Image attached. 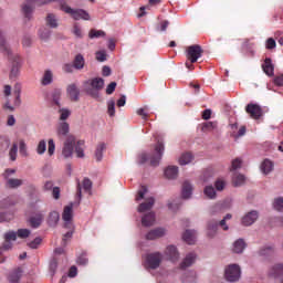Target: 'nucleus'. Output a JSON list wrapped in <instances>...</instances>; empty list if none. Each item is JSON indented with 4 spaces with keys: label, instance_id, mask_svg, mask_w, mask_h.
I'll return each instance as SVG.
<instances>
[{
    "label": "nucleus",
    "instance_id": "f257e3e1",
    "mask_svg": "<svg viewBox=\"0 0 283 283\" xmlns=\"http://www.w3.org/2000/svg\"><path fill=\"white\" fill-rule=\"evenodd\" d=\"M136 202H140L137 211L138 213H143V227H154V224H156V212L151 211V209H154L156 199H154V195L149 192V189H147L146 186H142V188L138 190Z\"/></svg>",
    "mask_w": 283,
    "mask_h": 283
},
{
    "label": "nucleus",
    "instance_id": "f03ea898",
    "mask_svg": "<svg viewBox=\"0 0 283 283\" xmlns=\"http://www.w3.org/2000/svg\"><path fill=\"white\" fill-rule=\"evenodd\" d=\"M85 142L76 140V136L70 134L66 136L63 147H62V156L63 158H73L74 149L76 154V158H85Z\"/></svg>",
    "mask_w": 283,
    "mask_h": 283
},
{
    "label": "nucleus",
    "instance_id": "7ed1b4c3",
    "mask_svg": "<svg viewBox=\"0 0 283 283\" xmlns=\"http://www.w3.org/2000/svg\"><path fill=\"white\" fill-rule=\"evenodd\" d=\"M0 52L6 56H9L11 61H13V65L10 72V78H19L21 75V57L19 55L12 54V50H10V45L6 40V33L0 30Z\"/></svg>",
    "mask_w": 283,
    "mask_h": 283
},
{
    "label": "nucleus",
    "instance_id": "20e7f679",
    "mask_svg": "<svg viewBox=\"0 0 283 283\" xmlns=\"http://www.w3.org/2000/svg\"><path fill=\"white\" fill-rule=\"evenodd\" d=\"M165 155V144L158 142L155 145L154 151L151 154L143 151L137 156V164L145 165V163H149L151 167H158L160 161L163 160V156Z\"/></svg>",
    "mask_w": 283,
    "mask_h": 283
},
{
    "label": "nucleus",
    "instance_id": "39448f33",
    "mask_svg": "<svg viewBox=\"0 0 283 283\" xmlns=\"http://www.w3.org/2000/svg\"><path fill=\"white\" fill-rule=\"evenodd\" d=\"M103 87H105V80L102 77H94L84 83V90L88 96H92V98H98Z\"/></svg>",
    "mask_w": 283,
    "mask_h": 283
},
{
    "label": "nucleus",
    "instance_id": "423d86ee",
    "mask_svg": "<svg viewBox=\"0 0 283 283\" xmlns=\"http://www.w3.org/2000/svg\"><path fill=\"white\" fill-rule=\"evenodd\" d=\"M223 277L226 282H240V277H242V269L235 263L229 264L224 268Z\"/></svg>",
    "mask_w": 283,
    "mask_h": 283
},
{
    "label": "nucleus",
    "instance_id": "0eeeda50",
    "mask_svg": "<svg viewBox=\"0 0 283 283\" xmlns=\"http://www.w3.org/2000/svg\"><path fill=\"white\" fill-rule=\"evenodd\" d=\"M60 7L63 12L70 14L75 21H80V19H83L84 21H90V13H87V11L83 9H72L65 2H62Z\"/></svg>",
    "mask_w": 283,
    "mask_h": 283
},
{
    "label": "nucleus",
    "instance_id": "6e6552de",
    "mask_svg": "<svg viewBox=\"0 0 283 283\" xmlns=\"http://www.w3.org/2000/svg\"><path fill=\"white\" fill-rule=\"evenodd\" d=\"M62 220L64 222V229H74V223L72 220H74V205L70 203L69 206L64 207L63 213H62Z\"/></svg>",
    "mask_w": 283,
    "mask_h": 283
},
{
    "label": "nucleus",
    "instance_id": "1a4fd4ad",
    "mask_svg": "<svg viewBox=\"0 0 283 283\" xmlns=\"http://www.w3.org/2000/svg\"><path fill=\"white\" fill-rule=\"evenodd\" d=\"M258 220H260V211L250 210L242 216L241 224L242 227H253Z\"/></svg>",
    "mask_w": 283,
    "mask_h": 283
},
{
    "label": "nucleus",
    "instance_id": "9d476101",
    "mask_svg": "<svg viewBox=\"0 0 283 283\" xmlns=\"http://www.w3.org/2000/svg\"><path fill=\"white\" fill-rule=\"evenodd\" d=\"M163 262V253L155 252L146 256L145 266L146 269H158Z\"/></svg>",
    "mask_w": 283,
    "mask_h": 283
},
{
    "label": "nucleus",
    "instance_id": "9b49d317",
    "mask_svg": "<svg viewBox=\"0 0 283 283\" xmlns=\"http://www.w3.org/2000/svg\"><path fill=\"white\" fill-rule=\"evenodd\" d=\"M186 56L190 63L198 62V59L202 56V48L200 45L189 46Z\"/></svg>",
    "mask_w": 283,
    "mask_h": 283
},
{
    "label": "nucleus",
    "instance_id": "f8f14e48",
    "mask_svg": "<svg viewBox=\"0 0 283 283\" xmlns=\"http://www.w3.org/2000/svg\"><path fill=\"white\" fill-rule=\"evenodd\" d=\"M164 255L170 262H178L180 260V252L178 251V248L174 244L166 247V250L164 251Z\"/></svg>",
    "mask_w": 283,
    "mask_h": 283
},
{
    "label": "nucleus",
    "instance_id": "ddd939ff",
    "mask_svg": "<svg viewBox=\"0 0 283 283\" xmlns=\"http://www.w3.org/2000/svg\"><path fill=\"white\" fill-rule=\"evenodd\" d=\"M18 233L14 231H9L4 233V242L2 244V247H0L3 251H10V249H12V242L17 241Z\"/></svg>",
    "mask_w": 283,
    "mask_h": 283
},
{
    "label": "nucleus",
    "instance_id": "4468645a",
    "mask_svg": "<svg viewBox=\"0 0 283 283\" xmlns=\"http://www.w3.org/2000/svg\"><path fill=\"white\" fill-rule=\"evenodd\" d=\"M196 260H198V254L196 252H189L182 259L179 266L182 270L189 269L190 266H193V264H196Z\"/></svg>",
    "mask_w": 283,
    "mask_h": 283
},
{
    "label": "nucleus",
    "instance_id": "2eb2a0df",
    "mask_svg": "<svg viewBox=\"0 0 283 283\" xmlns=\"http://www.w3.org/2000/svg\"><path fill=\"white\" fill-rule=\"evenodd\" d=\"M167 235V229L155 228L146 234V240H158V238H165Z\"/></svg>",
    "mask_w": 283,
    "mask_h": 283
},
{
    "label": "nucleus",
    "instance_id": "dca6fc26",
    "mask_svg": "<svg viewBox=\"0 0 283 283\" xmlns=\"http://www.w3.org/2000/svg\"><path fill=\"white\" fill-rule=\"evenodd\" d=\"M41 85L44 87L54 83V71L45 69L40 80Z\"/></svg>",
    "mask_w": 283,
    "mask_h": 283
},
{
    "label": "nucleus",
    "instance_id": "f3484780",
    "mask_svg": "<svg viewBox=\"0 0 283 283\" xmlns=\"http://www.w3.org/2000/svg\"><path fill=\"white\" fill-rule=\"evenodd\" d=\"M66 94L69 95L71 101H78L81 96V92L78 91V86L76 83L69 84L66 87Z\"/></svg>",
    "mask_w": 283,
    "mask_h": 283
},
{
    "label": "nucleus",
    "instance_id": "a211bd4d",
    "mask_svg": "<svg viewBox=\"0 0 283 283\" xmlns=\"http://www.w3.org/2000/svg\"><path fill=\"white\" fill-rule=\"evenodd\" d=\"M191 196H193V185L189 181H185L181 187V198L184 200H191Z\"/></svg>",
    "mask_w": 283,
    "mask_h": 283
},
{
    "label": "nucleus",
    "instance_id": "6ab92c4d",
    "mask_svg": "<svg viewBox=\"0 0 283 283\" xmlns=\"http://www.w3.org/2000/svg\"><path fill=\"white\" fill-rule=\"evenodd\" d=\"M269 277H274V280H277V277H282L283 275V263H276L272 265L268 271Z\"/></svg>",
    "mask_w": 283,
    "mask_h": 283
},
{
    "label": "nucleus",
    "instance_id": "aec40b11",
    "mask_svg": "<svg viewBox=\"0 0 283 283\" xmlns=\"http://www.w3.org/2000/svg\"><path fill=\"white\" fill-rule=\"evenodd\" d=\"M206 235L210 240H213L218 235V221H209L207 223Z\"/></svg>",
    "mask_w": 283,
    "mask_h": 283
},
{
    "label": "nucleus",
    "instance_id": "412c9836",
    "mask_svg": "<svg viewBox=\"0 0 283 283\" xmlns=\"http://www.w3.org/2000/svg\"><path fill=\"white\" fill-rule=\"evenodd\" d=\"M245 109L251 118H254L255 120L262 116V108L258 104H248Z\"/></svg>",
    "mask_w": 283,
    "mask_h": 283
},
{
    "label": "nucleus",
    "instance_id": "4be33fe9",
    "mask_svg": "<svg viewBox=\"0 0 283 283\" xmlns=\"http://www.w3.org/2000/svg\"><path fill=\"white\" fill-rule=\"evenodd\" d=\"M198 238V232L196 230H186L182 233V240L186 244H196V239Z\"/></svg>",
    "mask_w": 283,
    "mask_h": 283
},
{
    "label": "nucleus",
    "instance_id": "5701e85b",
    "mask_svg": "<svg viewBox=\"0 0 283 283\" xmlns=\"http://www.w3.org/2000/svg\"><path fill=\"white\" fill-rule=\"evenodd\" d=\"M36 0H27V2L22 6V12L25 19H32V13L34 12V2Z\"/></svg>",
    "mask_w": 283,
    "mask_h": 283
},
{
    "label": "nucleus",
    "instance_id": "b1692460",
    "mask_svg": "<svg viewBox=\"0 0 283 283\" xmlns=\"http://www.w3.org/2000/svg\"><path fill=\"white\" fill-rule=\"evenodd\" d=\"M70 134V124L67 122H59L56 125V135L61 136H69Z\"/></svg>",
    "mask_w": 283,
    "mask_h": 283
},
{
    "label": "nucleus",
    "instance_id": "393cba45",
    "mask_svg": "<svg viewBox=\"0 0 283 283\" xmlns=\"http://www.w3.org/2000/svg\"><path fill=\"white\" fill-rule=\"evenodd\" d=\"M43 218H45V214L43 212H38L30 218L29 222L33 229H39L43 222Z\"/></svg>",
    "mask_w": 283,
    "mask_h": 283
},
{
    "label": "nucleus",
    "instance_id": "a878e982",
    "mask_svg": "<svg viewBox=\"0 0 283 283\" xmlns=\"http://www.w3.org/2000/svg\"><path fill=\"white\" fill-rule=\"evenodd\" d=\"M198 281V272L196 270H189L185 272V274L181 277V282L184 283H193Z\"/></svg>",
    "mask_w": 283,
    "mask_h": 283
},
{
    "label": "nucleus",
    "instance_id": "bb28decb",
    "mask_svg": "<svg viewBox=\"0 0 283 283\" xmlns=\"http://www.w3.org/2000/svg\"><path fill=\"white\" fill-rule=\"evenodd\" d=\"M262 70L266 74V76H273L275 72V66L273 65L271 57L265 59L264 63L262 64Z\"/></svg>",
    "mask_w": 283,
    "mask_h": 283
},
{
    "label": "nucleus",
    "instance_id": "cd10ccee",
    "mask_svg": "<svg viewBox=\"0 0 283 283\" xmlns=\"http://www.w3.org/2000/svg\"><path fill=\"white\" fill-rule=\"evenodd\" d=\"M244 249H247V241L244 239H238L232 244L233 253H244Z\"/></svg>",
    "mask_w": 283,
    "mask_h": 283
},
{
    "label": "nucleus",
    "instance_id": "c85d7f7f",
    "mask_svg": "<svg viewBox=\"0 0 283 283\" xmlns=\"http://www.w3.org/2000/svg\"><path fill=\"white\" fill-rule=\"evenodd\" d=\"M24 180L19 178H11L6 180V187L8 189H19V187H23Z\"/></svg>",
    "mask_w": 283,
    "mask_h": 283
},
{
    "label": "nucleus",
    "instance_id": "c756f323",
    "mask_svg": "<svg viewBox=\"0 0 283 283\" xmlns=\"http://www.w3.org/2000/svg\"><path fill=\"white\" fill-rule=\"evenodd\" d=\"M164 174L168 180H176L178 178V166H168Z\"/></svg>",
    "mask_w": 283,
    "mask_h": 283
},
{
    "label": "nucleus",
    "instance_id": "7c9ffc66",
    "mask_svg": "<svg viewBox=\"0 0 283 283\" xmlns=\"http://www.w3.org/2000/svg\"><path fill=\"white\" fill-rule=\"evenodd\" d=\"M45 23L48 28H52L53 30H55L56 28H59V18L54 13H48L45 18Z\"/></svg>",
    "mask_w": 283,
    "mask_h": 283
},
{
    "label": "nucleus",
    "instance_id": "2f4dec72",
    "mask_svg": "<svg viewBox=\"0 0 283 283\" xmlns=\"http://www.w3.org/2000/svg\"><path fill=\"white\" fill-rule=\"evenodd\" d=\"M203 196L208 198V200H216L218 198V193L216 192V188L211 185H207L203 188Z\"/></svg>",
    "mask_w": 283,
    "mask_h": 283
},
{
    "label": "nucleus",
    "instance_id": "473e14b6",
    "mask_svg": "<svg viewBox=\"0 0 283 283\" xmlns=\"http://www.w3.org/2000/svg\"><path fill=\"white\" fill-rule=\"evenodd\" d=\"M260 169L262 174H264V176H269V174L273 171V161H271L270 159L263 160L260 166Z\"/></svg>",
    "mask_w": 283,
    "mask_h": 283
},
{
    "label": "nucleus",
    "instance_id": "72a5a7b5",
    "mask_svg": "<svg viewBox=\"0 0 283 283\" xmlns=\"http://www.w3.org/2000/svg\"><path fill=\"white\" fill-rule=\"evenodd\" d=\"M61 220V214L57 211H51L48 218V224L50 227H56Z\"/></svg>",
    "mask_w": 283,
    "mask_h": 283
},
{
    "label": "nucleus",
    "instance_id": "f704fd0d",
    "mask_svg": "<svg viewBox=\"0 0 283 283\" xmlns=\"http://www.w3.org/2000/svg\"><path fill=\"white\" fill-rule=\"evenodd\" d=\"M57 114H59L60 123H65L67 118L72 116V111L70 108L62 107V108H59Z\"/></svg>",
    "mask_w": 283,
    "mask_h": 283
},
{
    "label": "nucleus",
    "instance_id": "c9c22d12",
    "mask_svg": "<svg viewBox=\"0 0 283 283\" xmlns=\"http://www.w3.org/2000/svg\"><path fill=\"white\" fill-rule=\"evenodd\" d=\"M14 99H13V106L12 104H10V101H8L4 104L6 109H9V112H14L15 107H21V95H13Z\"/></svg>",
    "mask_w": 283,
    "mask_h": 283
},
{
    "label": "nucleus",
    "instance_id": "e433bc0d",
    "mask_svg": "<svg viewBox=\"0 0 283 283\" xmlns=\"http://www.w3.org/2000/svg\"><path fill=\"white\" fill-rule=\"evenodd\" d=\"M180 199H170L167 202V207L171 213H176L177 211L180 210Z\"/></svg>",
    "mask_w": 283,
    "mask_h": 283
},
{
    "label": "nucleus",
    "instance_id": "4c0bfd02",
    "mask_svg": "<svg viewBox=\"0 0 283 283\" xmlns=\"http://www.w3.org/2000/svg\"><path fill=\"white\" fill-rule=\"evenodd\" d=\"M53 98V103L57 106L61 107V97L63 96V90L62 88H55L53 90L51 94Z\"/></svg>",
    "mask_w": 283,
    "mask_h": 283
},
{
    "label": "nucleus",
    "instance_id": "58836bf2",
    "mask_svg": "<svg viewBox=\"0 0 283 283\" xmlns=\"http://www.w3.org/2000/svg\"><path fill=\"white\" fill-rule=\"evenodd\" d=\"M193 163V155L191 153H184L179 157V165L185 166Z\"/></svg>",
    "mask_w": 283,
    "mask_h": 283
},
{
    "label": "nucleus",
    "instance_id": "ea45409f",
    "mask_svg": "<svg viewBox=\"0 0 283 283\" xmlns=\"http://www.w3.org/2000/svg\"><path fill=\"white\" fill-rule=\"evenodd\" d=\"M73 67H75V70H83V67H85V57H83V54H77L75 56Z\"/></svg>",
    "mask_w": 283,
    "mask_h": 283
},
{
    "label": "nucleus",
    "instance_id": "a19ab883",
    "mask_svg": "<svg viewBox=\"0 0 283 283\" xmlns=\"http://www.w3.org/2000/svg\"><path fill=\"white\" fill-rule=\"evenodd\" d=\"M105 149H107V145H105V143H101L97 145L95 150V160H97V163H101V160H103V151H105Z\"/></svg>",
    "mask_w": 283,
    "mask_h": 283
},
{
    "label": "nucleus",
    "instance_id": "79ce46f5",
    "mask_svg": "<svg viewBox=\"0 0 283 283\" xmlns=\"http://www.w3.org/2000/svg\"><path fill=\"white\" fill-rule=\"evenodd\" d=\"M275 253V247L272 244L263 247L259 251V255H262L263 258H268V255H273Z\"/></svg>",
    "mask_w": 283,
    "mask_h": 283
},
{
    "label": "nucleus",
    "instance_id": "37998d69",
    "mask_svg": "<svg viewBox=\"0 0 283 283\" xmlns=\"http://www.w3.org/2000/svg\"><path fill=\"white\" fill-rule=\"evenodd\" d=\"M245 180H247V178L242 174L235 172L232 177V182H233L234 187H242V185H244Z\"/></svg>",
    "mask_w": 283,
    "mask_h": 283
},
{
    "label": "nucleus",
    "instance_id": "c03bdc74",
    "mask_svg": "<svg viewBox=\"0 0 283 283\" xmlns=\"http://www.w3.org/2000/svg\"><path fill=\"white\" fill-rule=\"evenodd\" d=\"M272 208L274 209V211H277L279 213H283V197L274 198L272 202Z\"/></svg>",
    "mask_w": 283,
    "mask_h": 283
},
{
    "label": "nucleus",
    "instance_id": "a18cd8bd",
    "mask_svg": "<svg viewBox=\"0 0 283 283\" xmlns=\"http://www.w3.org/2000/svg\"><path fill=\"white\" fill-rule=\"evenodd\" d=\"M50 36H52V30H50L48 28H41L39 30V38L42 41H50Z\"/></svg>",
    "mask_w": 283,
    "mask_h": 283
},
{
    "label": "nucleus",
    "instance_id": "49530a36",
    "mask_svg": "<svg viewBox=\"0 0 283 283\" xmlns=\"http://www.w3.org/2000/svg\"><path fill=\"white\" fill-rule=\"evenodd\" d=\"M9 147H10V138L0 137V154L8 151Z\"/></svg>",
    "mask_w": 283,
    "mask_h": 283
},
{
    "label": "nucleus",
    "instance_id": "de8ad7c7",
    "mask_svg": "<svg viewBox=\"0 0 283 283\" xmlns=\"http://www.w3.org/2000/svg\"><path fill=\"white\" fill-rule=\"evenodd\" d=\"M107 114L111 117L116 116V102L114 99L107 102Z\"/></svg>",
    "mask_w": 283,
    "mask_h": 283
},
{
    "label": "nucleus",
    "instance_id": "09e8293b",
    "mask_svg": "<svg viewBox=\"0 0 283 283\" xmlns=\"http://www.w3.org/2000/svg\"><path fill=\"white\" fill-rule=\"evenodd\" d=\"M45 151H48V143L45 142V139H42L38 144L36 154H39V156H43Z\"/></svg>",
    "mask_w": 283,
    "mask_h": 283
},
{
    "label": "nucleus",
    "instance_id": "8fccbe9b",
    "mask_svg": "<svg viewBox=\"0 0 283 283\" xmlns=\"http://www.w3.org/2000/svg\"><path fill=\"white\" fill-rule=\"evenodd\" d=\"M90 39H103L105 36V31L93 29L88 33Z\"/></svg>",
    "mask_w": 283,
    "mask_h": 283
},
{
    "label": "nucleus",
    "instance_id": "3c124183",
    "mask_svg": "<svg viewBox=\"0 0 283 283\" xmlns=\"http://www.w3.org/2000/svg\"><path fill=\"white\" fill-rule=\"evenodd\" d=\"M19 153V144L14 143L9 150V158L10 160H17V154Z\"/></svg>",
    "mask_w": 283,
    "mask_h": 283
},
{
    "label": "nucleus",
    "instance_id": "603ef678",
    "mask_svg": "<svg viewBox=\"0 0 283 283\" xmlns=\"http://www.w3.org/2000/svg\"><path fill=\"white\" fill-rule=\"evenodd\" d=\"M95 57H96V61H98V63H105V61H107V51L105 50L97 51L95 53Z\"/></svg>",
    "mask_w": 283,
    "mask_h": 283
},
{
    "label": "nucleus",
    "instance_id": "864d4df0",
    "mask_svg": "<svg viewBox=\"0 0 283 283\" xmlns=\"http://www.w3.org/2000/svg\"><path fill=\"white\" fill-rule=\"evenodd\" d=\"M216 127H218V123L207 122V123H203L201 129H202V132H213V129H216Z\"/></svg>",
    "mask_w": 283,
    "mask_h": 283
},
{
    "label": "nucleus",
    "instance_id": "5fc2aeb1",
    "mask_svg": "<svg viewBox=\"0 0 283 283\" xmlns=\"http://www.w3.org/2000/svg\"><path fill=\"white\" fill-rule=\"evenodd\" d=\"M19 151L21 156H28V144H25V140L23 139L19 140Z\"/></svg>",
    "mask_w": 283,
    "mask_h": 283
},
{
    "label": "nucleus",
    "instance_id": "6e6d98bb",
    "mask_svg": "<svg viewBox=\"0 0 283 283\" xmlns=\"http://www.w3.org/2000/svg\"><path fill=\"white\" fill-rule=\"evenodd\" d=\"M242 167V159L235 158L231 163L230 171H238Z\"/></svg>",
    "mask_w": 283,
    "mask_h": 283
},
{
    "label": "nucleus",
    "instance_id": "4d7b16f0",
    "mask_svg": "<svg viewBox=\"0 0 283 283\" xmlns=\"http://www.w3.org/2000/svg\"><path fill=\"white\" fill-rule=\"evenodd\" d=\"M17 233L18 238H20L21 240H25V238H30L32 231H30V229H19Z\"/></svg>",
    "mask_w": 283,
    "mask_h": 283
},
{
    "label": "nucleus",
    "instance_id": "13d9d810",
    "mask_svg": "<svg viewBox=\"0 0 283 283\" xmlns=\"http://www.w3.org/2000/svg\"><path fill=\"white\" fill-rule=\"evenodd\" d=\"M214 187L217 191H224L227 187V181L224 179H217L214 182Z\"/></svg>",
    "mask_w": 283,
    "mask_h": 283
},
{
    "label": "nucleus",
    "instance_id": "bf43d9fd",
    "mask_svg": "<svg viewBox=\"0 0 283 283\" xmlns=\"http://www.w3.org/2000/svg\"><path fill=\"white\" fill-rule=\"evenodd\" d=\"M137 116H140L143 118V120H147L149 113H147V106H145L144 108H138L136 111Z\"/></svg>",
    "mask_w": 283,
    "mask_h": 283
},
{
    "label": "nucleus",
    "instance_id": "052dcab7",
    "mask_svg": "<svg viewBox=\"0 0 283 283\" xmlns=\"http://www.w3.org/2000/svg\"><path fill=\"white\" fill-rule=\"evenodd\" d=\"M48 154L49 156H54V151L56 150V144H54V139H49L48 142Z\"/></svg>",
    "mask_w": 283,
    "mask_h": 283
},
{
    "label": "nucleus",
    "instance_id": "680f3d73",
    "mask_svg": "<svg viewBox=\"0 0 283 283\" xmlns=\"http://www.w3.org/2000/svg\"><path fill=\"white\" fill-rule=\"evenodd\" d=\"M74 64H72V63H65V64H63V66H62V70H63V72H65V74H72V72H74Z\"/></svg>",
    "mask_w": 283,
    "mask_h": 283
},
{
    "label": "nucleus",
    "instance_id": "e2e57ef3",
    "mask_svg": "<svg viewBox=\"0 0 283 283\" xmlns=\"http://www.w3.org/2000/svg\"><path fill=\"white\" fill-rule=\"evenodd\" d=\"M82 189H84V191H90L92 189V180H90V178H84Z\"/></svg>",
    "mask_w": 283,
    "mask_h": 283
},
{
    "label": "nucleus",
    "instance_id": "0e129e2a",
    "mask_svg": "<svg viewBox=\"0 0 283 283\" xmlns=\"http://www.w3.org/2000/svg\"><path fill=\"white\" fill-rule=\"evenodd\" d=\"M42 239L41 238H35L33 241L28 243V247H30V249H39V245L41 244Z\"/></svg>",
    "mask_w": 283,
    "mask_h": 283
},
{
    "label": "nucleus",
    "instance_id": "69168bd1",
    "mask_svg": "<svg viewBox=\"0 0 283 283\" xmlns=\"http://www.w3.org/2000/svg\"><path fill=\"white\" fill-rule=\"evenodd\" d=\"M57 266H59V262L56 261V259L51 260V262H50V271H51L52 275H54V273H56Z\"/></svg>",
    "mask_w": 283,
    "mask_h": 283
},
{
    "label": "nucleus",
    "instance_id": "338daca9",
    "mask_svg": "<svg viewBox=\"0 0 283 283\" xmlns=\"http://www.w3.org/2000/svg\"><path fill=\"white\" fill-rule=\"evenodd\" d=\"M88 260H87V255L86 254H82L77 258V264H80V266H85V264H87Z\"/></svg>",
    "mask_w": 283,
    "mask_h": 283
},
{
    "label": "nucleus",
    "instance_id": "774afa93",
    "mask_svg": "<svg viewBox=\"0 0 283 283\" xmlns=\"http://www.w3.org/2000/svg\"><path fill=\"white\" fill-rule=\"evenodd\" d=\"M115 91H116V82H112L111 84L107 85L106 94L108 95L114 94Z\"/></svg>",
    "mask_w": 283,
    "mask_h": 283
}]
</instances>
